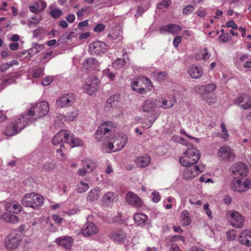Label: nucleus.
<instances>
[{"label": "nucleus", "instance_id": "obj_1", "mask_svg": "<svg viewBox=\"0 0 251 251\" xmlns=\"http://www.w3.org/2000/svg\"><path fill=\"white\" fill-rule=\"evenodd\" d=\"M117 124L111 121H107L101 124L95 133V138L98 141L112 140L116 148L113 152L123 149L128 141V137L126 135L117 133L112 137V129L116 127Z\"/></svg>", "mask_w": 251, "mask_h": 251}, {"label": "nucleus", "instance_id": "obj_2", "mask_svg": "<svg viewBox=\"0 0 251 251\" xmlns=\"http://www.w3.org/2000/svg\"><path fill=\"white\" fill-rule=\"evenodd\" d=\"M201 157L200 151L196 147L191 146L187 149L182 155L179 157V162L184 167H189L195 164Z\"/></svg>", "mask_w": 251, "mask_h": 251}, {"label": "nucleus", "instance_id": "obj_3", "mask_svg": "<svg viewBox=\"0 0 251 251\" xmlns=\"http://www.w3.org/2000/svg\"><path fill=\"white\" fill-rule=\"evenodd\" d=\"M44 200L43 197L41 195L35 193H30L24 196L21 203L25 207L38 209L43 206Z\"/></svg>", "mask_w": 251, "mask_h": 251}, {"label": "nucleus", "instance_id": "obj_4", "mask_svg": "<svg viewBox=\"0 0 251 251\" xmlns=\"http://www.w3.org/2000/svg\"><path fill=\"white\" fill-rule=\"evenodd\" d=\"M49 109V104L48 102L40 101L28 111V115L32 117L35 122L39 118L46 116L48 113Z\"/></svg>", "mask_w": 251, "mask_h": 251}, {"label": "nucleus", "instance_id": "obj_5", "mask_svg": "<svg viewBox=\"0 0 251 251\" xmlns=\"http://www.w3.org/2000/svg\"><path fill=\"white\" fill-rule=\"evenodd\" d=\"M132 87L134 91L139 93L145 94L151 90L153 85L149 78L142 76L132 82Z\"/></svg>", "mask_w": 251, "mask_h": 251}, {"label": "nucleus", "instance_id": "obj_6", "mask_svg": "<svg viewBox=\"0 0 251 251\" xmlns=\"http://www.w3.org/2000/svg\"><path fill=\"white\" fill-rule=\"evenodd\" d=\"M22 240L20 235L11 232L5 239L4 247L8 251L14 250L21 244Z\"/></svg>", "mask_w": 251, "mask_h": 251}, {"label": "nucleus", "instance_id": "obj_7", "mask_svg": "<svg viewBox=\"0 0 251 251\" xmlns=\"http://www.w3.org/2000/svg\"><path fill=\"white\" fill-rule=\"evenodd\" d=\"M100 81L98 77L94 75L88 77L83 85L86 93L92 95L99 88Z\"/></svg>", "mask_w": 251, "mask_h": 251}, {"label": "nucleus", "instance_id": "obj_8", "mask_svg": "<svg viewBox=\"0 0 251 251\" xmlns=\"http://www.w3.org/2000/svg\"><path fill=\"white\" fill-rule=\"evenodd\" d=\"M12 122L20 132L29 125V123H33L34 122L33 121L32 117L28 115V112H27L26 113L15 118Z\"/></svg>", "mask_w": 251, "mask_h": 251}, {"label": "nucleus", "instance_id": "obj_9", "mask_svg": "<svg viewBox=\"0 0 251 251\" xmlns=\"http://www.w3.org/2000/svg\"><path fill=\"white\" fill-rule=\"evenodd\" d=\"M75 101V96L74 94L70 93L60 96L56 100V104L61 108L73 106Z\"/></svg>", "mask_w": 251, "mask_h": 251}, {"label": "nucleus", "instance_id": "obj_10", "mask_svg": "<svg viewBox=\"0 0 251 251\" xmlns=\"http://www.w3.org/2000/svg\"><path fill=\"white\" fill-rule=\"evenodd\" d=\"M234 103L244 110L251 108V97L246 94H241L235 99Z\"/></svg>", "mask_w": 251, "mask_h": 251}, {"label": "nucleus", "instance_id": "obj_11", "mask_svg": "<svg viewBox=\"0 0 251 251\" xmlns=\"http://www.w3.org/2000/svg\"><path fill=\"white\" fill-rule=\"evenodd\" d=\"M218 157L221 160H232L235 158L233 151L228 146H224L220 148L217 153Z\"/></svg>", "mask_w": 251, "mask_h": 251}, {"label": "nucleus", "instance_id": "obj_12", "mask_svg": "<svg viewBox=\"0 0 251 251\" xmlns=\"http://www.w3.org/2000/svg\"><path fill=\"white\" fill-rule=\"evenodd\" d=\"M232 189L236 192H244L251 188V178H246L243 183L240 179L232 183Z\"/></svg>", "mask_w": 251, "mask_h": 251}, {"label": "nucleus", "instance_id": "obj_13", "mask_svg": "<svg viewBox=\"0 0 251 251\" xmlns=\"http://www.w3.org/2000/svg\"><path fill=\"white\" fill-rule=\"evenodd\" d=\"M230 169L235 177L237 176H245L248 173L247 165L242 162L234 164L231 166Z\"/></svg>", "mask_w": 251, "mask_h": 251}, {"label": "nucleus", "instance_id": "obj_14", "mask_svg": "<svg viewBox=\"0 0 251 251\" xmlns=\"http://www.w3.org/2000/svg\"><path fill=\"white\" fill-rule=\"evenodd\" d=\"M228 218L231 225L235 227H242L244 223V218L243 216L236 211L231 212L228 215Z\"/></svg>", "mask_w": 251, "mask_h": 251}, {"label": "nucleus", "instance_id": "obj_15", "mask_svg": "<svg viewBox=\"0 0 251 251\" xmlns=\"http://www.w3.org/2000/svg\"><path fill=\"white\" fill-rule=\"evenodd\" d=\"M187 167L184 169L183 173V177L186 180L195 177L202 172V171L200 170L199 167L197 165L192 167L190 166Z\"/></svg>", "mask_w": 251, "mask_h": 251}, {"label": "nucleus", "instance_id": "obj_16", "mask_svg": "<svg viewBox=\"0 0 251 251\" xmlns=\"http://www.w3.org/2000/svg\"><path fill=\"white\" fill-rule=\"evenodd\" d=\"M108 48V45L104 42L97 41L91 43L89 45V50L92 53H100L106 50Z\"/></svg>", "mask_w": 251, "mask_h": 251}, {"label": "nucleus", "instance_id": "obj_17", "mask_svg": "<svg viewBox=\"0 0 251 251\" xmlns=\"http://www.w3.org/2000/svg\"><path fill=\"white\" fill-rule=\"evenodd\" d=\"M98 227L93 223H87L82 229V233L84 236L93 235L98 232Z\"/></svg>", "mask_w": 251, "mask_h": 251}, {"label": "nucleus", "instance_id": "obj_18", "mask_svg": "<svg viewBox=\"0 0 251 251\" xmlns=\"http://www.w3.org/2000/svg\"><path fill=\"white\" fill-rule=\"evenodd\" d=\"M217 87L214 84H209L195 87V90L201 96L206 95L210 93H214Z\"/></svg>", "mask_w": 251, "mask_h": 251}, {"label": "nucleus", "instance_id": "obj_19", "mask_svg": "<svg viewBox=\"0 0 251 251\" xmlns=\"http://www.w3.org/2000/svg\"><path fill=\"white\" fill-rule=\"evenodd\" d=\"M4 208L6 211L14 214H19L23 209L22 206L16 201L6 202Z\"/></svg>", "mask_w": 251, "mask_h": 251}, {"label": "nucleus", "instance_id": "obj_20", "mask_svg": "<svg viewBox=\"0 0 251 251\" xmlns=\"http://www.w3.org/2000/svg\"><path fill=\"white\" fill-rule=\"evenodd\" d=\"M238 240L241 244L247 247L251 246V230L242 231L239 236Z\"/></svg>", "mask_w": 251, "mask_h": 251}, {"label": "nucleus", "instance_id": "obj_21", "mask_svg": "<svg viewBox=\"0 0 251 251\" xmlns=\"http://www.w3.org/2000/svg\"><path fill=\"white\" fill-rule=\"evenodd\" d=\"M110 238L118 243H124L126 239V234L123 230L113 231L109 236Z\"/></svg>", "mask_w": 251, "mask_h": 251}, {"label": "nucleus", "instance_id": "obj_22", "mask_svg": "<svg viewBox=\"0 0 251 251\" xmlns=\"http://www.w3.org/2000/svg\"><path fill=\"white\" fill-rule=\"evenodd\" d=\"M151 161V158L150 155L147 154H144L138 156L135 159V163L138 167H146L150 165Z\"/></svg>", "mask_w": 251, "mask_h": 251}, {"label": "nucleus", "instance_id": "obj_23", "mask_svg": "<svg viewBox=\"0 0 251 251\" xmlns=\"http://www.w3.org/2000/svg\"><path fill=\"white\" fill-rule=\"evenodd\" d=\"M127 202L135 207H140L142 204L141 199L132 192H129L126 197Z\"/></svg>", "mask_w": 251, "mask_h": 251}, {"label": "nucleus", "instance_id": "obj_24", "mask_svg": "<svg viewBox=\"0 0 251 251\" xmlns=\"http://www.w3.org/2000/svg\"><path fill=\"white\" fill-rule=\"evenodd\" d=\"M69 137V131L65 130H60L56 133L52 138V143L54 145H57L59 144H62L63 141L66 140L67 137Z\"/></svg>", "mask_w": 251, "mask_h": 251}, {"label": "nucleus", "instance_id": "obj_25", "mask_svg": "<svg viewBox=\"0 0 251 251\" xmlns=\"http://www.w3.org/2000/svg\"><path fill=\"white\" fill-rule=\"evenodd\" d=\"M101 189L99 187H95L92 189L88 193L86 197L87 201L92 202L98 200L100 197Z\"/></svg>", "mask_w": 251, "mask_h": 251}, {"label": "nucleus", "instance_id": "obj_26", "mask_svg": "<svg viewBox=\"0 0 251 251\" xmlns=\"http://www.w3.org/2000/svg\"><path fill=\"white\" fill-rule=\"evenodd\" d=\"M58 245L63 247L66 249L71 248L73 245V239L70 237H60L56 239Z\"/></svg>", "mask_w": 251, "mask_h": 251}, {"label": "nucleus", "instance_id": "obj_27", "mask_svg": "<svg viewBox=\"0 0 251 251\" xmlns=\"http://www.w3.org/2000/svg\"><path fill=\"white\" fill-rule=\"evenodd\" d=\"M188 73L192 78L198 79L202 75L203 71L200 67L192 65L189 68Z\"/></svg>", "mask_w": 251, "mask_h": 251}, {"label": "nucleus", "instance_id": "obj_28", "mask_svg": "<svg viewBox=\"0 0 251 251\" xmlns=\"http://www.w3.org/2000/svg\"><path fill=\"white\" fill-rule=\"evenodd\" d=\"M117 195L112 192H107L102 197V201L106 205L109 206L116 201Z\"/></svg>", "mask_w": 251, "mask_h": 251}, {"label": "nucleus", "instance_id": "obj_29", "mask_svg": "<svg viewBox=\"0 0 251 251\" xmlns=\"http://www.w3.org/2000/svg\"><path fill=\"white\" fill-rule=\"evenodd\" d=\"M69 137H67L66 140L64 142L69 144L72 148L80 146L82 145V141L78 138H75L73 134L69 131Z\"/></svg>", "mask_w": 251, "mask_h": 251}, {"label": "nucleus", "instance_id": "obj_30", "mask_svg": "<svg viewBox=\"0 0 251 251\" xmlns=\"http://www.w3.org/2000/svg\"><path fill=\"white\" fill-rule=\"evenodd\" d=\"M181 26L174 24H171L163 26L160 28V30H164L172 34H177L179 31L181 30Z\"/></svg>", "mask_w": 251, "mask_h": 251}, {"label": "nucleus", "instance_id": "obj_31", "mask_svg": "<svg viewBox=\"0 0 251 251\" xmlns=\"http://www.w3.org/2000/svg\"><path fill=\"white\" fill-rule=\"evenodd\" d=\"M98 65V61L96 58H94L86 59L83 63V68L86 70L90 69H96Z\"/></svg>", "mask_w": 251, "mask_h": 251}, {"label": "nucleus", "instance_id": "obj_32", "mask_svg": "<svg viewBox=\"0 0 251 251\" xmlns=\"http://www.w3.org/2000/svg\"><path fill=\"white\" fill-rule=\"evenodd\" d=\"M18 133L19 132L13 122L8 125L4 130V134L8 136H14Z\"/></svg>", "mask_w": 251, "mask_h": 251}, {"label": "nucleus", "instance_id": "obj_33", "mask_svg": "<svg viewBox=\"0 0 251 251\" xmlns=\"http://www.w3.org/2000/svg\"><path fill=\"white\" fill-rule=\"evenodd\" d=\"M180 222L182 226H187L191 223L190 213L188 210H183L180 215Z\"/></svg>", "mask_w": 251, "mask_h": 251}, {"label": "nucleus", "instance_id": "obj_34", "mask_svg": "<svg viewBox=\"0 0 251 251\" xmlns=\"http://www.w3.org/2000/svg\"><path fill=\"white\" fill-rule=\"evenodd\" d=\"M2 218L4 222L11 224H16L19 221L18 216L7 213L3 214Z\"/></svg>", "mask_w": 251, "mask_h": 251}, {"label": "nucleus", "instance_id": "obj_35", "mask_svg": "<svg viewBox=\"0 0 251 251\" xmlns=\"http://www.w3.org/2000/svg\"><path fill=\"white\" fill-rule=\"evenodd\" d=\"M120 96L119 95H114L110 97L107 100L106 105L108 107L112 108L117 106L118 104Z\"/></svg>", "mask_w": 251, "mask_h": 251}, {"label": "nucleus", "instance_id": "obj_36", "mask_svg": "<svg viewBox=\"0 0 251 251\" xmlns=\"http://www.w3.org/2000/svg\"><path fill=\"white\" fill-rule=\"evenodd\" d=\"M155 103L152 100L147 99L145 100L143 104V110L144 112H148L152 111L155 109Z\"/></svg>", "mask_w": 251, "mask_h": 251}, {"label": "nucleus", "instance_id": "obj_37", "mask_svg": "<svg viewBox=\"0 0 251 251\" xmlns=\"http://www.w3.org/2000/svg\"><path fill=\"white\" fill-rule=\"evenodd\" d=\"M147 220V216L142 213H136L134 216V220L138 225L144 224Z\"/></svg>", "mask_w": 251, "mask_h": 251}, {"label": "nucleus", "instance_id": "obj_38", "mask_svg": "<svg viewBox=\"0 0 251 251\" xmlns=\"http://www.w3.org/2000/svg\"><path fill=\"white\" fill-rule=\"evenodd\" d=\"M202 99L209 104H212L216 102V95L215 93H210L206 95L201 96Z\"/></svg>", "mask_w": 251, "mask_h": 251}, {"label": "nucleus", "instance_id": "obj_39", "mask_svg": "<svg viewBox=\"0 0 251 251\" xmlns=\"http://www.w3.org/2000/svg\"><path fill=\"white\" fill-rule=\"evenodd\" d=\"M89 188V186L88 183H86L82 181L80 182L79 185L76 186V190L78 193H82L87 191Z\"/></svg>", "mask_w": 251, "mask_h": 251}, {"label": "nucleus", "instance_id": "obj_40", "mask_svg": "<svg viewBox=\"0 0 251 251\" xmlns=\"http://www.w3.org/2000/svg\"><path fill=\"white\" fill-rule=\"evenodd\" d=\"M78 111L77 109H73L72 111L67 112L66 115L67 120L73 121L78 115Z\"/></svg>", "mask_w": 251, "mask_h": 251}, {"label": "nucleus", "instance_id": "obj_41", "mask_svg": "<svg viewBox=\"0 0 251 251\" xmlns=\"http://www.w3.org/2000/svg\"><path fill=\"white\" fill-rule=\"evenodd\" d=\"M126 64V60L123 58H117L113 63V67L120 69L124 67Z\"/></svg>", "mask_w": 251, "mask_h": 251}, {"label": "nucleus", "instance_id": "obj_42", "mask_svg": "<svg viewBox=\"0 0 251 251\" xmlns=\"http://www.w3.org/2000/svg\"><path fill=\"white\" fill-rule=\"evenodd\" d=\"M83 167H85L88 173L92 172L97 167V163L95 161L90 160L86 162V165H83Z\"/></svg>", "mask_w": 251, "mask_h": 251}, {"label": "nucleus", "instance_id": "obj_43", "mask_svg": "<svg viewBox=\"0 0 251 251\" xmlns=\"http://www.w3.org/2000/svg\"><path fill=\"white\" fill-rule=\"evenodd\" d=\"M55 168L54 164L50 162H45L43 164V169L45 172H50Z\"/></svg>", "mask_w": 251, "mask_h": 251}, {"label": "nucleus", "instance_id": "obj_44", "mask_svg": "<svg viewBox=\"0 0 251 251\" xmlns=\"http://www.w3.org/2000/svg\"><path fill=\"white\" fill-rule=\"evenodd\" d=\"M175 102H176V100H174V101L173 100L168 101L166 100H164L162 101V104L161 105V106L164 109L169 108L172 107L174 105V103H175Z\"/></svg>", "mask_w": 251, "mask_h": 251}, {"label": "nucleus", "instance_id": "obj_45", "mask_svg": "<svg viewBox=\"0 0 251 251\" xmlns=\"http://www.w3.org/2000/svg\"><path fill=\"white\" fill-rule=\"evenodd\" d=\"M195 8L192 5H188L183 9L182 13L183 15H187L193 12Z\"/></svg>", "mask_w": 251, "mask_h": 251}, {"label": "nucleus", "instance_id": "obj_46", "mask_svg": "<svg viewBox=\"0 0 251 251\" xmlns=\"http://www.w3.org/2000/svg\"><path fill=\"white\" fill-rule=\"evenodd\" d=\"M171 1V0H163L160 2H159L157 5V8L159 9H163L164 8H167L171 2H169Z\"/></svg>", "mask_w": 251, "mask_h": 251}, {"label": "nucleus", "instance_id": "obj_47", "mask_svg": "<svg viewBox=\"0 0 251 251\" xmlns=\"http://www.w3.org/2000/svg\"><path fill=\"white\" fill-rule=\"evenodd\" d=\"M50 14L53 18L56 19L61 16L62 14V11L60 9L55 8L52 9L50 12Z\"/></svg>", "mask_w": 251, "mask_h": 251}, {"label": "nucleus", "instance_id": "obj_48", "mask_svg": "<svg viewBox=\"0 0 251 251\" xmlns=\"http://www.w3.org/2000/svg\"><path fill=\"white\" fill-rule=\"evenodd\" d=\"M44 46L43 45L37 44H35L33 48L30 49V50L33 52L34 54H36L40 52L42 49H44Z\"/></svg>", "mask_w": 251, "mask_h": 251}, {"label": "nucleus", "instance_id": "obj_49", "mask_svg": "<svg viewBox=\"0 0 251 251\" xmlns=\"http://www.w3.org/2000/svg\"><path fill=\"white\" fill-rule=\"evenodd\" d=\"M105 25L102 23L98 24L94 28V31L97 33H100L105 29Z\"/></svg>", "mask_w": 251, "mask_h": 251}, {"label": "nucleus", "instance_id": "obj_50", "mask_svg": "<svg viewBox=\"0 0 251 251\" xmlns=\"http://www.w3.org/2000/svg\"><path fill=\"white\" fill-rule=\"evenodd\" d=\"M178 142L179 143L186 146L187 147V149L191 147V146H194L191 143H189L183 137L179 138Z\"/></svg>", "mask_w": 251, "mask_h": 251}, {"label": "nucleus", "instance_id": "obj_51", "mask_svg": "<svg viewBox=\"0 0 251 251\" xmlns=\"http://www.w3.org/2000/svg\"><path fill=\"white\" fill-rule=\"evenodd\" d=\"M167 75V73L166 72L158 73H157L156 79L158 81L163 80L166 78Z\"/></svg>", "mask_w": 251, "mask_h": 251}, {"label": "nucleus", "instance_id": "obj_52", "mask_svg": "<svg viewBox=\"0 0 251 251\" xmlns=\"http://www.w3.org/2000/svg\"><path fill=\"white\" fill-rule=\"evenodd\" d=\"M201 59L206 61L210 58L211 54L208 52L207 49H205L203 50H201Z\"/></svg>", "mask_w": 251, "mask_h": 251}, {"label": "nucleus", "instance_id": "obj_53", "mask_svg": "<svg viewBox=\"0 0 251 251\" xmlns=\"http://www.w3.org/2000/svg\"><path fill=\"white\" fill-rule=\"evenodd\" d=\"M43 73V70L41 68H38L35 69L33 74V76L34 78H38Z\"/></svg>", "mask_w": 251, "mask_h": 251}, {"label": "nucleus", "instance_id": "obj_54", "mask_svg": "<svg viewBox=\"0 0 251 251\" xmlns=\"http://www.w3.org/2000/svg\"><path fill=\"white\" fill-rule=\"evenodd\" d=\"M53 80V79L52 76H48L43 80L42 84L44 86H48L52 82Z\"/></svg>", "mask_w": 251, "mask_h": 251}, {"label": "nucleus", "instance_id": "obj_55", "mask_svg": "<svg viewBox=\"0 0 251 251\" xmlns=\"http://www.w3.org/2000/svg\"><path fill=\"white\" fill-rule=\"evenodd\" d=\"M230 37L228 33L221 35L219 36V41L222 42H226L230 40Z\"/></svg>", "mask_w": 251, "mask_h": 251}, {"label": "nucleus", "instance_id": "obj_56", "mask_svg": "<svg viewBox=\"0 0 251 251\" xmlns=\"http://www.w3.org/2000/svg\"><path fill=\"white\" fill-rule=\"evenodd\" d=\"M87 11V8H82L79 9L77 12L76 15L79 20H81L82 17L83 16L84 14Z\"/></svg>", "mask_w": 251, "mask_h": 251}, {"label": "nucleus", "instance_id": "obj_57", "mask_svg": "<svg viewBox=\"0 0 251 251\" xmlns=\"http://www.w3.org/2000/svg\"><path fill=\"white\" fill-rule=\"evenodd\" d=\"M196 13L197 14L198 16H199L200 17L204 18L206 16L207 14V12L202 8H199L197 11Z\"/></svg>", "mask_w": 251, "mask_h": 251}, {"label": "nucleus", "instance_id": "obj_58", "mask_svg": "<svg viewBox=\"0 0 251 251\" xmlns=\"http://www.w3.org/2000/svg\"><path fill=\"white\" fill-rule=\"evenodd\" d=\"M226 25L227 27H231L232 28H233L234 29H237L238 28L237 25L235 24V23L233 20L228 21L226 23Z\"/></svg>", "mask_w": 251, "mask_h": 251}, {"label": "nucleus", "instance_id": "obj_59", "mask_svg": "<svg viewBox=\"0 0 251 251\" xmlns=\"http://www.w3.org/2000/svg\"><path fill=\"white\" fill-rule=\"evenodd\" d=\"M53 51H50L49 52H47L43 56V59L46 60V61H49L50 60L52 56Z\"/></svg>", "mask_w": 251, "mask_h": 251}, {"label": "nucleus", "instance_id": "obj_60", "mask_svg": "<svg viewBox=\"0 0 251 251\" xmlns=\"http://www.w3.org/2000/svg\"><path fill=\"white\" fill-rule=\"evenodd\" d=\"M182 40L181 37L180 36H176L173 41V45L175 47H177L178 45L181 43Z\"/></svg>", "mask_w": 251, "mask_h": 251}, {"label": "nucleus", "instance_id": "obj_61", "mask_svg": "<svg viewBox=\"0 0 251 251\" xmlns=\"http://www.w3.org/2000/svg\"><path fill=\"white\" fill-rule=\"evenodd\" d=\"M152 195H153L152 200L154 202H157L160 201V196L158 192H154L152 193Z\"/></svg>", "mask_w": 251, "mask_h": 251}, {"label": "nucleus", "instance_id": "obj_62", "mask_svg": "<svg viewBox=\"0 0 251 251\" xmlns=\"http://www.w3.org/2000/svg\"><path fill=\"white\" fill-rule=\"evenodd\" d=\"M10 67L8 63L2 64L0 66V72H5Z\"/></svg>", "mask_w": 251, "mask_h": 251}, {"label": "nucleus", "instance_id": "obj_63", "mask_svg": "<svg viewBox=\"0 0 251 251\" xmlns=\"http://www.w3.org/2000/svg\"><path fill=\"white\" fill-rule=\"evenodd\" d=\"M38 4L39 7V11H43L47 7L46 3L43 0H41V1H39L38 3Z\"/></svg>", "mask_w": 251, "mask_h": 251}, {"label": "nucleus", "instance_id": "obj_64", "mask_svg": "<svg viewBox=\"0 0 251 251\" xmlns=\"http://www.w3.org/2000/svg\"><path fill=\"white\" fill-rule=\"evenodd\" d=\"M39 5H38V3H36L35 4L30 6L29 7L30 11L33 13H37V12H39Z\"/></svg>", "mask_w": 251, "mask_h": 251}]
</instances>
